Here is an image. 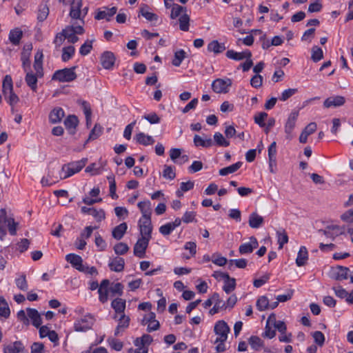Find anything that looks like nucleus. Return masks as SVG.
Here are the masks:
<instances>
[{"label":"nucleus","mask_w":353,"mask_h":353,"mask_svg":"<svg viewBox=\"0 0 353 353\" xmlns=\"http://www.w3.org/2000/svg\"><path fill=\"white\" fill-rule=\"evenodd\" d=\"M43 54L41 52H37L34 56V70L37 71L39 76H43V69L42 63Z\"/></svg>","instance_id":"e433bc0d"},{"label":"nucleus","mask_w":353,"mask_h":353,"mask_svg":"<svg viewBox=\"0 0 353 353\" xmlns=\"http://www.w3.org/2000/svg\"><path fill=\"white\" fill-rule=\"evenodd\" d=\"M100 61L103 68L110 70L114 64L115 57L112 52L105 51L101 54Z\"/></svg>","instance_id":"dca6fc26"},{"label":"nucleus","mask_w":353,"mask_h":353,"mask_svg":"<svg viewBox=\"0 0 353 353\" xmlns=\"http://www.w3.org/2000/svg\"><path fill=\"white\" fill-rule=\"evenodd\" d=\"M276 237L279 243V248L282 249L283 245L288 242V236L285 230H280L276 232Z\"/></svg>","instance_id":"8fccbe9b"},{"label":"nucleus","mask_w":353,"mask_h":353,"mask_svg":"<svg viewBox=\"0 0 353 353\" xmlns=\"http://www.w3.org/2000/svg\"><path fill=\"white\" fill-rule=\"evenodd\" d=\"M243 163L239 161L236 163H234L230 166L223 168L219 170V174L221 176H226L229 174H232L237 171L242 165Z\"/></svg>","instance_id":"58836bf2"},{"label":"nucleus","mask_w":353,"mask_h":353,"mask_svg":"<svg viewBox=\"0 0 353 353\" xmlns=\"http://www.w3.org/2000/svg\"><path fill=\"white\" fill-rule=\"evenodd\" d=\"M5 100L10 104V106H14L19 101L18 96L13 92L3 94Z\"/></svg>","instance_id":"680f3d73"},{"label":"nucleus","mask_w":353,"mask_h":353,"mask_svg":"<svg viewBox=\"0 0 353 353\" xmlns=\"http://www.w3.org/2000/svg\"><path fill=\"white\" fill-rule=\"evenodd\" d=\"M137 206L142 214L141 219L151 218L152 204L149 200L139 202Z\"/></svg>","instance_id":"393cba45"},{"label":"nucleus","mask_w":353,"mask_h":353,"mask_svg":"<svg viewBox=\"0 0 353 353\" xmlns=\"http://www.w3.org/2000/svg\"><path fill=\"white\" fill-rule=\"evenodd\" d=\"M111 305L112 308L114 310L115 312L117 314H124V310L125 309V301L124 299L117 298L112 301Z\"/></svg>","instance_id":"4c0bfd02"},{"label":"nucleus","mask_w":353,"mask_h":353,"mask_svg":"<svg viewBox=\"0 0 353 353\" xmlns=\"http://www.w3.org/2000/svg\"><path fill=\"white\" fill-rule=\"evenodd\" d=\"M94 322V317L90 314H87L75 321L74 324V330L77 332H86L91 329Z\"/></svg>","instance_id":"0eeeda50"},{"label":"nucleus","mask_w":353,"mask_h":353,"mask_svg":"<svg viewBox=\"0 0 353 353\" xmlns=\"http://www.w3.org/2000/svg\"><path fill=\"white\" fill-rule=\"evenodd\" d=\"M135 139L137 143L143 145H150L154 143V139L152 137L147 135L143 132L138 133L135 137Z\"/></svg>","instance_id":"c9c22d12"},{"label":"nucleus","mask_w":353,"mask_h":353,"mask_svg":"<svg viewBox=\"0 0 353 353\" xmlns=\"http://www.w3.org/2000/svg\"><path fill=\"white\" fill-rule=\"evenodd\" d=\"M139 228L141 236L148 239L152 238V226L151 218L140 219L139 221Z\"/></svg>","instance_id":"f8f14e48"},{"label":"nucleus","mask_w":353,"mask_h":353,"mask_svg":"<svg viewBox=\"0 0 353 353\" xmlns=\"http://www.w3.org/2000/svg\"><path fill=\"white\" fill-rule=\"evenodd\" d=\"M107 179L110 183V196L113 199H116L118 198V195L116 194L117 186L114 176L113 174L109 175L107 176Z\"/></svg>","instance_id":"4d7b16f0"},{"label":"nucleus","mask_w":353,"mask_h":353,"mask_svg":"<svg viewBox=\"0 0 353 353\" xmlns=\"http://www.w3.org/2000/svg\"><path fill=\"white\" fill-rule=\"evenodd\" d=\"M163 176L165 179L172 180L175 178L176 174L174 168L170 165H164V168L163 170Z\"/></svg>","instance_id":"69168bd1"},{"label":"nucleus","mask_w":353,"mask_h":353,"mask_svg":"<svg viewBox=\"0 0 353 353\" xmlns=\"http://www.w3.org/2000/svg\"><path fill=\"white\" fill-rule=\"evenodd\" d=\"M156 315L154 312H150L144 316L141 324L143 325H148L147 331L149 332L157 330L159 328V322L156 320Z\"/></svg>","instance_id":"9b49d317"},{"label":"nucleus","mask_w":353,"mask_h":353,"mask_svg":"<svg viewBox=\"0 0 353 353\" xmlns=\"http://www.w3.org/2000/svg\"><path fill=\"white\" fill-rule=\"evenodd\" d=\"M10 310L8 303L4 298L0 296V316L8 318L10 316Z\"/></svg>","instance_id":"864d4df0"},{"label":"nucleus","mask_w":353,"mask_h":353,"mask_svg":"<svg viewBox=\"0 0 353 353\" xmlns=\"http://www.w3.org/2000/svg\"><path fill=\"white\" fill-rule=\"evenodd\" d=\"M13 91V83L12 77L10 75H6L3 81L2 85V92L3 94H6V93H10V92Z\"/></svg>","instance_id":"37998d69"},{"label":"nucleus","mask_w":353,"mask_h":353,"mask_svg":"<svg viewBox=\"0 0 353 353\" xmlns=\"http://www.w3.org/2000/svg\"><path fill=\"white\" fill-rule=\"evenodd\" d=\"M27 314L28 318L32 320V323L34 326L39 327L41 325V317L36 309L28 308Z\"/></svg>","instance_id":"c756f323"},{"label":"nucleus","mask_w":353,"mask_h":353,"mask_svg":"<svg viewBox=\"0 0 353 353\" xmlns=\"http://www.w3.org/2000/svg\"><path fill=\"white\" fill-rule=\"evenodd\" d=\"M65 259L78 270L79 268L81 269V268L83 265L82 258L80 256L77 255L75 254H67L65 256Z\"/></svg>","instance_id":"473e14b6"},{"label":"nucleus","mask_w":353,"mask_h":353,"mask_svg":"<svg viewBox=\"0 0 353 353\" xmlns=\"http://www.w3.org/2000/svg\"><path fill=\"white\" fill-rule=\"evenodd\" d=\"M308 259V252L305 246H301L296 259V264L301 267L304 265Z\"/></svg>","instance_id":"2f4dec72"},{"label":"nucleus","mask_w":353,"mask_h":353,"mask_svg":"<svg viewBox=\"0 0 353 353\" xmlns=\"http://www.w3.org/2000/svg\"><path fill=\"white\" fill-rule=\"evenodd\" d=\"M317 128L316 123L312 122L309 123L302 131L299 137V141L302 143H305L307 141V137L314 133Z\"/></svg>","instance_id":"bb28decb"},{"label":"nucleus","mask_w":353,"mask_h":353,"mask_svg":"<svg viewBox=\"0 0 353 353\" xmlns=\"http://www.w3.org/2000/svg\"><path fill=\"white\" fill-rule=\"evenodd\" d=\"M62 51H63V53H62L61 58H62V60L65 62V61H68V60H70L72 58V57L74 55L75 49H74V46H70L63 48Z\"/></svg>","instance_id":"052dcab7"},{"label":"nucleus","mask_w":353,"mask_h":353,"mask_svg":"<svg viewBox=\"0 0 353 353\" xmlns=\"http://www.w3.org/2000/svg\"><path fill=\"white\" fill-rule=\"evenodd\" d=\"M249 344L254 350H259L263 347V341L256 336H252L249 339Z\"/></svg>","instance_id":"603ef678"},{"label":"nucleus","mask_w":353,"mask_h":353,"mask_svg":"<svg viewBox=\"0 0 353 353\" xmlns=\"http://www.w3.org/2000/svg\"><path fill=\"white\" fill-rule=\"evenodd\" d=\"M181 223V220L179 218H176L174 221L168 223L165 225H161L159 228V232L163 236L170 234L174 230L179 227Z\"/></svg>","instance_id":"aec40b11"},{"label":"nucleus","mask_w":353,"mask_h":353,"mask_svg":"<svg viewBox=\"0 0 353 353\" xmlns=\"http://www.w3.org/2000/svg\"><path fill=\"white\" fill-rule=\"evenodd\" d=\"M212 300L214 305L209 311L210 315L212 316L218 313L221 310H225V303L220 299L218 293L215 292L212 294Z\"/></svg>","instance_id":"4be33fe9"},{"label":"nucleus","mask_w":353,"mask_h":353,"mask_svg":"<svg viewBox=\"0 0 353 353\" xmlns=\"http://www.w3.org/2000/svg\"><path fill=\"white\" fill-rule=\"evenodd\" d=\"M259 245L258 241L254 236L250 238V242L241 244L239 246V251L241 254H250Z\"/></svg>","instance_id":"6ab92c4d"},{"label":"nucleus","mask_w":353,"mask_h":353,"mask_svg":"<svg viewBox=\"0 0 353 353\" xmlns=\"http://www.w3.org/2000/svg\"><path fill=\"white\" fill-rule=\"evenodd\" d=\"M236 288V280L234 278L230 277V276H228L224 280V285L223 287V290L224 292L227 294H230L233 290H234Z\"/></svg>","instance_id":"c03bdc74"},{"label":"nucleus","mask_w":353,"mask_h":353,"mask_svg":"<svg viewBox=\"0 0 353 353\" xmlns=\"http://www.w3.org/2000/svg\"><path fill=\"white\" fill-rule=\"evenodd\" d=\"M24 350V345L19 341L10 343L8 345H5L3 347L4 353H21L23 352Z\"/></svg>","instance_id":"5701e85b"},{"label":"nucleus","mask_w":353,"mask_h":353,"mask_svg":"<svg viewBox=\"0 0 353 353\" xmlns=\"http://www.w3.org/2000/svg\"><path fill=\"white\" fill-rule=\"evenodd\" d=\"M130 319L129 316L122 314L119 318V323L115 329L114 335L119 336L120 333L123 332L130 324Z\"/></svg>","instance_id":"a878e982"},{"label":"nucleus","mask_w":353,"mask_h":353,"mask_svg":"<svg viewBox=\"0 0 353 353\" xmlns=\"http://www.w3.org/2000/svg\"><path fill=\"white\" fill-rule=\"evenodd\" d=\"M103 128L98 124H95L93 129L91 130L87 142L91 140L97 139L102 133Z\"/></svg>","instance_id":"e2e57ef3"},{"label":"nucleus","mask_w":353,"mask_h":353,"mask_svg":"<svg viewBox=\"0 0 353 353\" xmlns=\"http://www.w3.org/2000/svg\"><path fill=\"white\" fill-rule=\"evenodd\" d=\"M150 239L141 236L134 246V254L139 258H143Z\"/></svg>","instance_id":"9d476101"},{"label":"nucleus","mask_w":353,"mask_h":353,"mask_svg":"<svg viewBox=\"0 0 353 353\" xmlns=\"http://www.w3.org/2000/svg\"><path fill=\"white\" fill-rule=\"evenodd\" d=\"M79 120L74 115L68 116L64 121V125L68 130L74 131L78 125Z\"/></svg>","instance_id":"09e8293b"},{"label":"nucleus","mask_w":353,"mask_h":353,"mask_svg":"<svg viewBox=\"0 0 353 353\" xmlns=\"http://www.w3.org/2000/svg\"><path fill=\"white\" fill-rule=\"evenodd\" d=\"M82 7V0H73L70 6V16L72 19H79L83 24V19L87 15L88 7Z\"/></svg>","instance_id":"20e7f679"},{"label":"nucleus","mask_w":353,"mask_h":353,"mask_svg":"<svg viewBox=\"0 0 353 353\" xmlns=\"http://www.w3.org/2000/svg\"><path fill=\"white\" fill-rule=\"evenodd\" d=\"M81 210L83 214H88L92 216L98 222H101L105 218V212L102 209L97 210L94 208L83 206Z\"/></svg>","instance_id":"a211bd4d"},{"label":"nucleus","mask_w":353,"mask_h":353,"mask_svg":"<svg viewBox=\"0 0 353 353\" xmlns=\"http://www.w3.org/2000/svg\"><path fill=\"white\" fill-rule=\"evenodd\" d=\"M139 14L149 21H157L158 20V16L150 12L149 6L145 4L141 6Z\"/></svg>","instance_id":"7c9ffc66"},{"label":"nucleus","mask_w":353,"mask_h":353,"mask_svg":"<svg viewBox=\"0 0 353 353\" xmlns=\"http://www.w3.org/2000/svg\"><path fill=\"white\" fill-rule=\"evenodd\" d=\"M23 36V32L21 30L16 28L12 30L9 34V39L10 42L15 46H17L20 43V40Z\"/></svg>","instance_id":"a19ab883"},{"label":"nucleus","mask_w":353,"mask_h":353,"mask_svg":"<svg viewBox=\"0 0 353 353\" xmlns=\"http://www.w3.org/2000/svg\"><path fill=\"white\" fill-rule=\"evenodd\" d=\"M323 58V52L321 48L314 46L312 48L311 59L314 62H318Z\"/></svg>","instance_id":"bf43d9fd"},{"label":"nucleus","mask_w":353,"mask_h":353,"mask_svg":"<svg viewBox=\"0 0 353 353\" xmlns=\"http://www.w3.org/2000/svg\"><path fill=\"white\" fill-rule=\"evenodd\" d=\"M114 250L117 254L123 255L129 250V247L126 243L121 242L114 245Z\"/></svg>","instance_id":"338daca9"},{"label":"nucleus","mask_w":353,"mask_h":353,"mask_svg":"<svg viewBox=\"0 0 353 353\" xmlns=\"http://www.w3.org/2000/svg\"><path fill=\"white\" fill-rule=\"evenodd\" d=\"M186 52L183 50H179L175 52L172 63L174 66H179L183 59L185 58Z\"/></svg>","instance_id":"13d9d810"},{"label":"nucleus","mask_w":353,"mask_h":353,"mask_svg":"<svg viewBox=\"0 0 353 353\" xmlns=\"http://www.w3.org/2000/svg\"><path fill=\"white\" fill-rule=\"evenodd\" d=\"M152 337L149 334H143L140 338H137L134 341V345L137 347L144 346L148 347L152 343Z\"/></svg>","instance_id":"a18cd8bd"},{"label":"nucleus","mask_w":353,"mask_h":353,"mask_svg":"<svg viewBox=\"0 0 353 353\" xmlns=\"http://www.w3.org/2000/svg\"><path fill=\"white\" fill-rule=\"evenodd\" d=\"M30 55L29 52L26 53V52H23L21 53V60L22 62V68L25 71L30 70V65L31 62L30 60Z\"/></svg>","instance_id":"0e129e2a"},{"label":"nucleus","mask_w":353,"mask_h":353,"mask_svg":"<svg viewBox=\"0 0 353 353\" xmlns=\"http://www.w3.org/2000/svg\"><path fill=\"white\" fill-rule=\"evenodd\" d=\"M25 81L27 85L31 89V90L36 92L38 89V79L42 78L43 76H39L37 71H35V73H34L31 70L25 71Z\"/></svg>","instance_id":"4468645a"},{"label":"nucleus","mask_w":353,"mask_h":353,"mask_svg":"<svg viewBox=\"0 0 353 353\" xmlns=\"http://www.w3.org/2000/svg\"><path fill=\"white\" fill-rule=\"evenodd\" d=\"M194 143L196 146H202L203 148H209L212 145V140L209 138L203 139L200 136L196 134L194 137Z\"/></svg>","instance_id":"49530a36"},{"label":"nucleus","mask_w":353,"mask_h":353,"mask_svg":"<svg viewBox=\"0 0 353 353\" xmlns=\"http://www.w3.org/2000/svg\"><path fill=\"white\" fill-rule=\"evenodd\" d=\"M110 281L108 279H103L98 289L99 301L104 303L108 299V293L110 292Z\"/></svg>","instance_id":"f3484780"},{"label":"nucleus","mask_w":353,"mask_h":353,"mask_svg":"<svg viewBox=\"0 0 353 353\" xmlns=\"http://www.w3.org/2000/svg\"><path fill=\"white\" fill-rule=\"evenodd\" d=\"M230 331V327L223 320L218 321L214 327V332L216 335V338L214 342L216 344L215 349L217 352L225 351V342L228 339V335Z\"/></svg>","instance_id":"f257e3e1"},{"label":"nucleus","mask_w":353,"mask_h":353,"mask_svg":"<svg viewBox=\"0 0 353 353\" xmlns=\"http://www.w3.org/2000/svg\"><path fill=\"white\" fill-rule=\"evenodd\" d=\"M65 115L64 111L61 108H54L49 114V121L52 123H59Z\"/></svg>","instance_id":"c85d7f7f"},{"label":"nucleus","mask_w":353,"mask_h":353,"mask_svg":"<svg viewBox=\"0 0 353 353\" xmlns=\"http://www.w3.org/2000/svg\"><path fill=\"white\" fill-rule=\"evenodd\" d=\"M84 32V29L82 25L78 26H67L63 29V33H65V37L68 40V42L71 43H75L78 41L79 38L77 34H82Z\"/></svg>","instance_id":"423d86ee"},{"label":"nucleus","mask_w":353,"mask_h":353,"mask_svg":"<svg viewBox=\"0 0 353 353\" xmlns=\"http://www.w3.org/2000/svg\"><path fill=\"white\" fill-rule=\"evenodd\" d=\"M225 49L224 43H219L218 41L214 40L208 45V50L215 54H219L224 51Z\"/></svg>","instance_id":"79ce46f5"},{"label":"nucleus","mask_w":353,"mask_h":353,"mask_svg":"<svg viewBox=\"0 0 353 353\" xmlns=\"http://www.w3.org/2000/svg\"><path fill=\"white\" fill-rule=\"evenodd\" d=\"M88 159L86 158H83L77 161H73L67 164H64L59 172V178L65 179L80 172L85 165Z\"/></svg>","instance_id":"7ed1b4c3"},{"label":"nucleus","mask_w":353,"mask_h":353,"mask_svg":"<svg viewBox=\"0 0 353 353\" xmlns=\"http://www.w3.org/2000/svg\"><path fill=\"white\" fill-rule=\"evenodd\" d=\"M49 14V8L46 4H42L39 6L38 14H37V19L40 22H43L45 21Z\"/></svg>","instance_id":"5fc2aeb1"},{"label":"nucleus","mask_w":353,"mask_h":353,"mask_svg":"<svg viewBox=\"0 0 353 353\" xmlns=\"http://www.w3.org/2000/svg\"><path fill=\"white\" fill-rule=\"evenodd\" d=\"M103 10H99L95 16V19L97 20H101L105 19L107 21H110L111 17L114 16L117 10L116 7H112L111 8H108L107 7L103 8Z\"/></svg>","instance_id":"b1692460"},{"label":"nucleus","mask_w":353,"mask_h":353,"mask_svg":"<svg viewBox=\"0 0 353 353\" xmlns=\"http://www.w3.org/2000/svg\"><path fill=\"white\" fill-rule=\"evenodd\" d=\"M125 265V261L123 258L117 256L112 259L108 264L110 269L112 271L120 272L123 270Z\"/></svg>","instance_id":"cd10ccee"},{"label":"nucleus","mask_w":353,"mask_h":353,"mask_svg":"<svg viewBox=\"0 0 353 353\" xmlns=\"http://www.w3.org/2000/svg\"><path fill=\"white\" fill-rule=\"evenodd\" d=\"M256 306L259 311H264L269 309V300L265 296L259 297Z\"/></svg>","instance_id":"6e6d98bb"},{"label":"nucleus","mask_w":353,"mask_h":353,"mask_svg":"<svg viewBox=\"0 0 353 353\" xmlns=\"http://www.w3.org/2000/svg\"><path fill=\"white\" fill-rule=\"evenodd\" d=\"M17 225L14 219L7 216L5 209L0 210V239L3 240L6 234V228L11 235H15L17 233Z\"/></svg>","instance_id":"f03ea898"},{"label":"nucleus","mask_w":353,"mask_h":353,"mask_svg":"<svg viewBox=\"0 0 353 353\" xmlns=\"http://www.w3.org/2000/svg\"><path fill=\"white\" fill-rule=\"evenodd\" d=\"M299 117V112L296 110L292 111L288 116V119L284 126V131L285 137L288 140L293 138L292 132L295 128L296 123Z\"/></svg>","instance_id":"6e6552de"},{"label":"nucleus","mask_w":353,"mask_h":353,"mask_svg":"<svg viewBox=\"0 0 353 353\" xmlns=\"http://www.w3.org/2000/svg\"><path fill=\"white\" fill-rule=\"evenodd\" d=\"M348 271L349 269L347 268L337 265L330 269L329 276L334 280L342 281L347 278Z\"/></svg>","instance_id":"ddd939ff"},{"label":"nucleus","mask_w":353,"mask_h":353,"mask_svg":"<svg viewBox=\"0 0 353 353\" xmlns=\"http://www.w3.org/2000/svg\"><path fill=\"white\" fill-rule=\"evenodd\" d=\"M75 67L57 70L52 75V79L59 82H70L77 78L74 72Z\"/></svg>","instance_id":"39448f33"},{"label":"nucleus","mask_w":353,"mask_h":353,"mask_svg":"<svg viewBox=\"0 0 353 353\" xmlns=\"http://www.w3.org/2000/svg\"><path fill=\"white\" fill-rule=\"evenodd\" d=\"M127 229L128 225L125 223L119 224L113 229L112 232V237L117 240L121 239L126 232Z\"/></svg>","instance_id":"72a5a7b5"},{"label":"nucleus","mask_w":353,"mask_h":353,"mask_svg":"<svg viewBox=\"0 0 353 353\" xmlns=\"http://www.w3.org/2000/svg\"><path fill=\"white\" fill-rule=\"evenodd\" d=\"M186 13V8L176 3L172 4L170 17L172 19L181 17L183 14Z\"/></svg>","instance_id":"ea45409f"},{"label":"nucleus","mask_w":353,"mask_h":353,"mask_svg":"<svg viewBox=\"0 0 353 353\" xmlns=\"http://www.w3.org/2000/svg\"><path fill=\"white\" fill-rule=\"evenodd\" d=\"M214 141L216 145L221 147H228L230 145V141H228L221 132H215L214 134Z\"/></svg>","instance_id":"3c124183"},{"label":"nucleus","mask_w":353,"mask_h":353,"mask_svg":"<svg viewBox=\"0 0 353 353\" xmlns=\"http://www.w3.org/2000/svg\"><path fill=\"white\" fill-rule=\"evenodd\" d=\"M226 57L229 59L241 61L245 58H251L252 52L249 50H245L241 52H235L233 50H229L226 52Z\"/></svg>","instance_id":"412c9836"},{"label":"nucleus","mask_w":353,"mask_h":353,"mask_svg":"<svg viewBox=\"0 0 353 353\" xmlns=\"http://www.w3.org/2000/svg\"><path fill=\"white\" fill-rule=\"evenodd\" d=\"M263 223V218L256 212H252L249 216V225L252 228H259Z\"/></svg>","instance_id":"f704fd0d"},{"label":"nucleus","mask_w":353,"mask_h":353,"mask_svg":"<svg viewBox=\"0 0 353 353\" xmlns=\"http://www.w3.org/2000/svg\"><path fill=\"white\" fill-rule=\"evenodd\" d=\"M231 85L230 79H216L212 83V90L216 93H227Z\"/></svg>","instance_id":"1a4fd4ad"},{"label":"nucleus","mask_w":353,"mask_h":353,"mask_svg":"<svg viewBox=\"0 0 353 353\" xmlns=\"http://www.w3.org/2000/svg\"><path fill=\"white\" fill-rule=\"evenodd\" d=\"M345 103V98L343 96H331L327 98L323 102V107L325 108H338Z\"/></svg>","instance_id":"2eb2a0df"},{"label":"nucleus","mask_w":353,"mask_h":353,"mask_svg":"<svg viewBox=\"0 0 353 353\" xmlns=\"http://www.w3.org/2000/svg\"><path fill=\"white\" fill-rule=\"evenodd\" d=\"M92 48V41L88 40L81 46L79 53L83 56H85L90 52Z\"/></svg>","instance_id":"774afa93"},{"label":"nucleus","mask_w":353,"mask_h":353,"mask_svg":"<svg viewBox=\"0 0 353 353\" xmlns=\"http://www.w3.org/2000/svg\"><path fill=\"white\" fill-rule=\"evenodd\" d=\"M190 18L189 15L185 13L183 14L181 17L179 18V28L182 31L187 32L189 30Z\"/></svg>","instance_id":"de8ad7c7"}]
</instances>
